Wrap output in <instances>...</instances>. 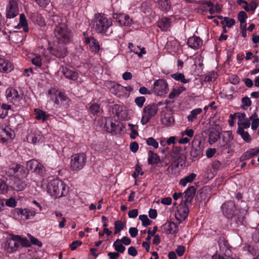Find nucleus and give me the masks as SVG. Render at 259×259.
<instances>
[{
	"label": "nucleus",
	"instance_id": "nucleus-1",
	"mask_svg": "<svg viewBox=\"0 0 259 259\" xmlns=\"http://www.w3.org/2000/svg\"><path fill=\"white\" fill-rule=\"evenodd\" d=\"M47 190V192L52 197L58 198L66 196L69 188L62 181L54 179L48 183Z\"/></svg>",
	"mask_w": 259,
	"mask_h": 259
},
{
	"label": "nucleus",
	"instance_id": "nucleus-2",
	"mask_svg": "<svg viewBox=\"0 0 259 259\" xmlns=\"http://www.w3.org/2000/svg\"><path fill=\"white\" fill-rule=\"evenodd\" d=\"M222 211L224 215L227 218H236L235 221L238 224L243 223L244 220V213H241L240 211L236 209L235 204L233 201H229L225 202L222 205Z\"/></svg>",
	"mask_w": 259,
	"mask_h": 259
},
{
	"label": "nucleus",
	"instance_id": "nucleus-3",
	"mask_svg": "<svg viewBox=\"0 0 259 259\" xmlns=\"http://www.w3.org/2000/svg\"><path fill=\"white\" fill-rule=\"evenodd\" d=\"M54 34L59 44L66 45L72 41V33L64 23H59L55 28Z\"/></svg>",
	"mask_w": 259,
	"mask_h": 259
},
{
	"label": "nucleus",
	"instance_id": "nucleus-4",
	"mask_svg": "<svg viewBox=\"0 0 259 259\" xmlns=\"http://www.w3.org/2000/svg\"><path fill=\"white\" fill-rule=\"evenodd\" d=\"M105 84L110 91L118 97L126 96L133 90V88L131 86L125 87L111 81H106Z\"/></svg>",
	"mask_w": 259,
	"mask_h": 259
},
{
	"label": "nucleus",
	"instance_id": "nucleus-5",
	"mask_svg": "<svg viewBox=\"0 0 259 259\" xmlns=\"http://www.w3.org/2000/svg\"><path fill=\"white\" fill-rule=\"evenodd\" d=\"M170 156L176 159L167 167L165 171V174L170 177L177 176L178 172V168L180 164L182 165L184 163V156L180 155L179 152L172 151Z\"/></svg>",
	"mask_w": 259,
	"mask_h": 259
},
{
	"label": "nucleus",
	"instance_id": "nucleus-6",
	"mask_svg": "<svg viewBox=\"0 0 259 259\" xmlns=\"http://www.w3.org/2000/svg\"><path fill=\"white\" fill-rule=\"evenodd\" d=\"M87 162V157L84 153H78L73 154L71 157L70 166L74 171L81 170Z\"/></svg>",
	"mask_w": 259,
	"mask_h": 259
},
{
	"label": "nucleus",
	"instance_id": "nucleus-7",
	"mask_svg": "<svg viewBox=\"0 0 259 259\" xmlns=\"http://www.w3.org/2000/svg\"><path fill=\"white\" fill-rule=\"evenodd\" d=\"M219 244L220 250L212 255V259H235L230 256L231 250L227 242L224 240L220 241Z\"/></svg>",
	"mask_w": 259,
	"mask_h": 259
},
{
	"label": "nucleus",
	"instance_id": "nucleus-8",
	"mask_svg": "<svg viewBox=\"0 0 259 259\" xmlns=\"http://www.w3.org/2000/svg\"><path fill=\"white\" fill-rule=\"evenodd\" d=\"M158 111V106L155 104H150L145 106L142 112L141 122L143 125L147 123L154 116Z\"/></svg>",
	"mask_w": 259,
	"mask_h": 259
},
{
	"label": "nucleus",
	"instance_id": "nucleus-9",
	"mask_svg": "<svg viewBox=\"0 0 259 259\" xmlns=\"http://www.w3.org/2000/svg\"><path fill=\"white\" fill-rule=\"evenodd\" d=\"M48 96L50 99L57 106L61 105L67 99L66 95L56 88H52L48 91Z\"/></svg>",
	"mask_w": 259,
	"mask_h": 259
},
{
	"label": "nucleus",
	"instance_id": "nucleus-10",
	"mask_svg": "<svg viewBox=\"0 0 259 259\" xmlns=\"http://www.w3.org/2000/svg\"><path fill=\"white\" fill-rule=\"evenodd\" d=\"M112 25V21L103 15H99L95 22L96 30L100 33H105Z\"/></svg>",
	"mask_w": 259,
	"mask_h": 259
},
{
	"label": "nucleus",
	"instance_id": "nucleus-11",
	"mask_svg": "<svg viewBox=\"0 0 259 259\" xmlns=\"http://www.w3.org/2000/svg\"><path fill=\"white\" fill-rule=\"evenodd\" d=\"M168 91V85L165 80L157 79L152 85V92L157 96H163L166 94Z\"/></svg>",
	"mask_w": 259,
	"mask_h": 259
},
{
	"label": "nucleus",
	"instance_id": "nucleus-12",
	"mask_svg": "<svg viewBox=\"0 0 259 259\" xmlns=\"http://www.w3.org/2000/svg\"><path fill=\"white\" fill-rule=\"evenodd\" d=\"M32 208H16L14 211V215L19 219L25 220L30 219L36 213V211Z\"/></svg>",
	"mask_w": 259,
	"mask_h": 259
},
{
	"label": "nucleus",
	"instance_id": "nucleus-13",
	"mask_svg": "<svg viewBox=\"0 0 259 259\" xmlns=\"http://www.w3.org/2000/svg\"><path fill=\"white\" fill-rule=\"evenodd\" d=\"M6 97L8 101L12 103L16 106H19L21 104L22 95L19 94L15 89L9 88L6 91Z\"/></svg>",
	"mask_w": 259,
	"mask_h": 259
},
{
	"label": "nucleus",
	"instance_id": "nucleus-14",
	"mask_svg": "<svg viewBox=\"0 0 259 259\" xmlns=\"http://www.w3.org/2000/svg\"><path fill=\"white\" fill-rule=\"evenodd\" d=\"M26 166L27 170L40 175H42L45 171V168L42 164L35 159L27 161Z\"/></svg>",
	"mask_w": 259,
	"mask_h": 259
},
{
	"label": "nucleus",
	"instance_id": "nucleus-15",
	"mask_svg": "<svg viewBox=\"0 0 259 259\" xmlns=\"http://www.w3.org/2000/svg\"><path fill=\"white\" fill-rule=\"evenodd\" d=\"M14 137V131L6 124H0V137L3 142H6L9 140H12Z\"/></svg>",
	"mask_w": 259,
	"mask_h": 259
},
{
	"label": "nucleus",
	"instance_id": "nucleus-16",
	"mask_svg": "<svg viewBox=\"0 0 259 259\" xmlns=\"http://www.w3.org/2000/svg\"><path fill=\"white\" fill-rule=\"evenodd\" d=\"M14 236L12 235L11 238H7L2 244V247L7 252H15L19 246V243L16 242V240L14 239Z\"/></svg>",
	"mask_w": 259,
	"mask_h": 259
},
{
	"label": "nucleus",
	"instance_id": "nucleus-17",
	"mask_svg": "<svg viewBox=\"0 0 259 259\" xmlns=\"http://www.w3.org/2000/svg\"><path fill=\"white\" fill-rule=\"evenodd\" d=\"M189 209L186 206V203H181L177 207L175 212L176 219L180 222L184 221L188 217Z\"/></svg>",
	"mask_w": 259,
	"mask_h": 259
},
{
	"label": "nucleus",
	"instance_id": "nucleus-18",
	"mask_svg": "<svg viewBox=\"0 0 259 259\" xmlns=\"http://www.w3.org/2000/svg\"><path fill=\"white\" fill-rule=\"evenodd\" d=\"M18 14V7L17 3L11 0L7 6L6 15L7 18L11 19Z\"/></svg>",
	"mask_w": 259,
	"mask_h": 259
},
{
	"label": "nucleus",
	"instance_id": "nucleus-19",
	"mask_svg": "<svg viewBox=\"0 0 259 259\" xmlns=\"http://www.w3.org/2000/svg\"><path fill=\"white\" fill-rule=\"evenodd\" d=\"M161 230L162 233L175 234L178 233L179 227L175 223L167 222L161 227Z\"/></svg>",
	"mask_w": 259,
	"mask_h": 259
},
{
	"label": "nucleus",
	"instance_id": "nucleus-20",
	"mask_svg": "<svg viewBox=\"0 0 259 259\" xmlns=\"http://www.w3.org/2000/svg\"><path fill=\"white\" fill-rule=\"evenodd\" d=\"M27 140L33 144L42 143L44 141L41 132L36 129L31 130L27 137Z\"/></svg>",
	"mask_w": 259,
	"mask_h": 259
},
{
	"label": "nucleus",
	"instance_id": "nucleus-21",
	"mask_svg": "<svg viewBox=\"0 0 259 259\" xmlns=\"http://www.w3.org/2000/svg\"><path fill=\"white\" fill-rule=\"evenodd\" d=\"M113 17L115 19L120 25L128 26L133 23V20L128 15L123 14L115 13Z\"/></svg>",
	"mask_w": 259,
	"mask_h": 259
},
{
	"label": "nucleus",
	"instance_id": "nucleus-22",
	"mask_svg": "<svg viewBox=\"0 0 259 259\" xmlns=\"http://www.w3.org/2000/svg\"><path fill=\"white\" fill-rule=\"evenodd\" d=\"M237 118L238 119V128H248L250 125L249 119L246 118V114L244 112H237Z\"/></svg>",
	"mask_w": 259,
	"mask_h": 259
},
{
	"label": "nucleus",
	"instance_id": "nucleus-23",
	"mask_svg": "<svg viewBox=\"0 0 259 259\" xmlns=\"http://www.w3.org/2000/svg\"><path fill=\"white\" fill-rule=\"evenodd\" d=\"M194 133L193 130L188 128L185 131L180 132V136L181 137V138L179 139V143L185 144L189 143L190 141V138L193 136Z\"/></svg>",
	"mask_w": 259,
	"mask_h": 259
},
{
	"label": "nucleus",
	"instance_id": "nucleus-24",
	"mask_svg": "<svg viewBox=\"0 0 259 259\" xmlns=\"http://www.w3.org/2000/svg\"><path fill=\"white\" fill-rule=\"evenodd\" d=\"M85 43L88 45L90 50L94 53H97L100 50V46L97 40L93 37H85Z\"/></svg>",
	"mask_w": 259,
	"mask_h": 259
},
{
	"label": "nucleus",
	"instance_id": "nucleus-25",
	"mask_svg": "<svg viewBox=\"0 0 259 259\" xmlns=\"http://www.w3.org/2000/svg\"><path fill=\"white\" fill-rule=\"evenodd\" d=\"M10 169L13 170L14 174H16L17 176L22 177H25L27 175L24 167L17 163H13L10 165Z\"/></svg>",
	"mask_w": 259,
	"mask_h": 259
},
{
	"label": "nucleus",
	"instance_id": "nucleus-26",
	"mask_svg": "<svg viewBox=\"0 0 259 259\" xmlns=\"http://www.w3.org/2000/svg\"><path fill=\"white\" fill-rule=\"evenodd\" d=\"M62 72L65 77L68 79L77 81L78 78V73L76 71L68 67L63 68Z\"/></svg>",
	"mask_w": 259,
	"mask_h": 259
},
{
	"label": "nucleus",
	"instance_id": "nucleus-27",
	"mask_svg": "<svg viewBox=\"0 0 259 259\" xmlns=\"http://www.w3.org/2000/svg\"><path fill=\"white\" fill-rule=\"evenodd\" d=\"M187 44L189 47L193 49H198L201 47L202 41L199 37L194 36L188 38Z\"/></svg>",
	"mask_w": 259,
	"mask_h": 259
},
{
	"label": "nucleus",
	"instance_id": "nucleus-28",
	"mask_svg": "<svg viewBox=\"0 0 259 259\" xmlns=\"http://www.w3.org/2000/svg\"><path fill=\"white\" fill-rule=\"evenodd\" d=\"M14 68L13 64L8 60L0 58V71L3 72H9Z\"/></svg>",
	"mask_w": 259,
	"mask_h": 259
},
{
	"label": "nucleus",
	"instance_id": "nucleus-29",
	"mask_svg": "<svg viewBox=\"0 0 259 259\" xmlns=\"http://www.w3.org/2000/svg\"><path fill=\"white\" fill-rule=\"evenodd\" d=\"M259 153V147L251 148L246 151L241 157V160L249 159Z\"/></svg>",
	"mask_w": 259,
	"mask_h": 259
},
{
	"label": "nucleus",
	"instance_id": "nucleus-30",
	"mask_svg": "<svg viewBox=\"0 0 259 259\" xmlns=\"http://www.w3.org/2000/svg\"><path fill=\"white\" fill-rule=\"evenodd\" d=\"M154 2L161 11L167 12L171 8V4L168 0H154Z\"/></svg>",
	"mask_w": 259,
	"mask_h": 259
},
{
	"label": "nucleus",
	"instance_id": "nucleus-31",
	"mask_svg": "<svg viewBox=\"0 0 259 259\" xmlns=\"http://www.w3.org/2000/svg\"><path fill=\"white\" fill-rule=\"evenodd\" d=\"M233 135L231 131L224 132L223 135V140L224 143L222 145L224 149L227 148L229 144L233 140Z\"/></svg>",
	"mask_w": 259,
	"mask_h": 259
},
{
	"label": "nucleus",
	"instance_id": "nucleus-32",
	"mask_svg": "<svg viewBox=\"0 0 259 259\" xmlns=\"http://www.w3.org/2000/svg\"><path fill=\"white\" fill-rule=\"evenodd\" d=\"M34 114L36 119L41 120L43 122L47 120L49 117V115L47 114L45 111L39 109H34Z\"/></svg>",
	"mask_w": 259,
	"mask_h": 259
},
{
	"label": "nucleus",
	"instance_id": "nucleus-33",
	"mask_svg": "<svg viewBox=\"0 0 259 259\" xmlns=\"http://www.w3.org/2000/svg\"><path fill=\"white\" fill-rule=\"evenodd\" d=\"M16 28L18 29L22 28L23 30L25 32H27L28 31V23L24 14H20L19 23L18 24Z\"/></svg>",
	"mask_w": 259,
	"mask_h": 259
},
{
	"label": "nucleus",
	"instance_id": "nucleus-34",
	"mask_svg": "<svg viewBox=\"0 0 259 259\" xmlns=\"http://www.w3.org/2000/svg\"><path fill=\"white\" fill-rule=\"evenodd\" d=\"M196 174L191 173L187 176L184 177L180 180L179 184L183 187H185L188 183H192L196 178Z\"/></svg>",
	"mask_w": 259,
	"mask_h": 259
},
{
	"label": "nucleus",
	"instance_id": "nucleus-35",
	"mask_svg": "<svg viewBox=\"0 0 259 259\" xmlns=\"http://www.w3.org/2000/svg\"><path fill=\"white\" fill-rule=\"evenodd\" d=\"M158 27L163 31L167 30L170 26V19L166 17L162 18L158 23Z\"/></svg>",
	"mask_w": 259,
	"mask_h": 259
},
{
	"label": "nucleus",
	"instance_id": "nucleus-36",
	"mask_svg": "<svg viewBox=\"0 0 259 259\" xmlns=\"http://www.w3.org/2000/svg\"><path fill=\"white\" fill-rule=\"evenodd\" d=\"M148 162L150 164H158L160 162V158L157 154L152 151L148 152Z\"/></svg>",
	"mask_w": 259,
	"mask_h": 259
},
{
	"label": "nucleus",
	"instance_id": "nucleus-37",
	"mask_svg": "<svg viewBox=\"0 0 259 259\" xmlns=\"http://www.w3.org/2000/svg\"><path fill=\"white\" fill-rule=\"evenodd\" d=\"M195 188L194 186L189 187L185 192V202L191 201L195 193Z\"/></svg>",
	"mask_w": 259,
	"mask_h": 259
},
{
	"label": "nucleus",
	"instance_id": "nucleus-38",
	"mask_svg": "<svg viewBox=\"0 0 259 259\" xmlns=\"http://www.w3.org/2000/svg\"><path fill=\"white\" fill-rule=\"evenodd\" d=\"M202 111L201 108H198L192 110L190 114L188 116L187 119L188 121L192 122L195 120H196L197 118V116L199 114H200Z\"/></svg>",
	"mask_w": 259,
	"mask_h": 259
},
{
	"label": "nucleus",
	"instance_id": "nucleus-39",
	"mask_svg": "<svg viewBox=\"0 0 259 259\" xmlns=\"http://www.w3.org/2000/svg\"><path fill=\"white\" fill-rule=\"evenodd\" d=\"M186 90L184 87L181 86L177 89H173L168 95V98L173 99L179 96L183 92Z\"/></svg>",
	"mask_w": 259,
	"mask_h": 259
},
{
	"label": "nucleus",
	"instance_id": "nucleus-40",
	"mask_svg": "<svg viewBox=\"0 0 259 259\" xmlns=\"http://www.w3.org/2000/svg\"><path fill=\"white\" fill-rule=\"evenodd\" d=\"M257 4L255 1L251 0L249 2L246 1V4L243 5V8L247 12L254 11L257 8Z\"/></svg>",
	"mask_w": 259,
	"mask_h": 259
},
{
	"label": "nucleus",
	"instance_id": "nucleus-41",
	"mask_svg": "<svg viewBox=\"0 0 259 259\" xmlns=\"http://www.w3.org/2000/svg\"><path fill=\"white\" fill-rule=\"evenodd\" d=\"M220 138V133L217 130L211 131L209 135V143L211 145L214 144Z\"/></svg>",
	"mask_w": 259,
	"mask_h": 259
},
{
	"label": "nucleus",
	"instance_id": "nucleus-42",
	"mask_svg": "<svg viewBox=\"0 0 259 259\" xmlns=\"http://www.w3.org/2000/svg\"><path fill=\"white\" fill-rule=\"evenodd\" d=\"M32 63L36 67H40L42 64V59L39 55L33 54L30 57Z\"/></svg>",
	"mask_w": 259,
	"mask_h": 259
},
{
	"label": "nucleus",
	"instance_id": "nucleus-43",
	"mask_svg": "<svg viewBox=\"0 0 259 259\" xmlns=\"http://www.w3.org/2000/svg\"><path fill=\"white\" fill-rule=\"evenodd\" d=\"M26 186L25 182L19 179H16L14 182V187L16 191L23 190Z\"/></svg>",
	"mask_w": 259,
	"mask_h": 259
},
{
	"label": "nucleus",
	"instance_id": "nucleus-44",
	"mask_svg": "<svg viewBox=\"0 0 259 259\" xmlns=\"http://www.w3.org/2000/svg\"><path fill=\"white\" fill-rule=\"evenodd\" d=\"M113 246L114 249L119 253H123L125 249V248L123 245L121 240L119 239L114 242Z\"/></svg>",
	"mask_w": 259,
	"mask_h": 259
},
{
	"label": "nucleus",
	"instance_id": "nucleus-45",
	"mask_svg": "<svg viewBox=\"0 0 259 259\" xmlns=\"http://www.w3.org/2000/svg\"><path fill=\"white\" fill-rule=\"evenodd\" d=\"M245 128H238L237 133L239 134L241 138L246 142H250L251 141V138L249 134L244 131Z\"/></svg>",
	"mask_w": 259,
	"mask_h": 259
},
{
	"label": "nucleus",
	"instance_id": "nucleus-46",
	"mask_svg": "<svg viewBox=\"0 0 259 259\" xmlns=\"http://www.w3.org/2000/svg\"><path fill=\"white\" fill-rule=\"evenodd\" d=\"M171 76L174 79L178 81H180L183 83H188V82H189L190 80L189 79H186L185 77V75L181 73H176L172 74L171 75Z\"/></svg>",
	"mask_w": 259,
	"mask_h": 259
},
{
	"label": "nucleus",
	"instance_id": "nucleus-47",
	"mask_svg": "<svg viewBox=\"0 0 259 259\" xmlns=\"http://www.w3.org/2000/svg\"><path fill=\"white\" fill-rule=\"evenodd\" d=\"M249 121H251V128L255 130L259 126V118L257 116L254 114L249 117Z\"/></svg>",
	"mask_w": 259,
	"mask_h": 259
},
{
	"label": "nucleus",
	"instance_id": "nucleus-48",
	"mask_svg": "<svg viewBox=\"0 0 259 259\" xmlns=\"http://www.w3.org/2000/svg\"><path fill=\"white\" fill-rule=\"evenodd\" d=\"M132 52L137 54L139 58L142 57L143 55L146 54L145 48L138 46L135 47L134 49H132Z\"/></svg>",
	"mask_w": 259,
	"mask_h": 259
},
{
	"label": "nucleus",
	"instance_id": "nucleus-49",
	"mask_svg": "<svg viewBox=\"0 0 259 259\" xmlns=\"http://www.w3.org/2000/svg\"><path fill=\"white\" fill-rule=\"evenodd\" d=\"M247 18V14L244 11H242L239 13L238 15V19L240 22L241 27L246 24L245 22Z\"/></svg>",
	"mask_w": 259,
	"mask_h": 259
},
{
	"label": "nucleus",
	"instance_id": "nucleus-50",
	"mask_svg": "<svg viewBox=\"0 0 259 259\" xmlns=\"http://www.w3.org/2000/svg\"><path fill=\"white\" fill-rule=\"evenodd\" d=\"M100 106L96 103H91L90 111L94 115H98L100 112Z\"/></svg>",
	"mask_w": 259,
	"mask_h": 259
},
{
	"label": "nucleus",
	"instance_id": "nucleus-51",
	"mask_svg": "<svg viewBox=\"0 0 259 259\" xmlns=\"http://www.w3.org/2000/svg\"><path fill=\"white\" fill-rule=\"evenodd\" d=\"M146 144L151 147H152L154 149H157L159 147V144L153 137H150L146 139Z\"/></svg>",
	"mask_w": 259,
	"mask_h": 259
},
{
	"label": "nucleus",
	"instance_id": "nucleus-52",
	"mask_svg": "<svg viewBox=\"0 0 259 259\" xmlns=\"http://www.w3.org/2000/svg\"><path fill=\"white\" fill-rule=\"evenodd\" d=\"M128 126L130 127V130L131 131L130 137L132 139H135L138 136V133L136 129V127H138V126L132 123H128Z\"/></svg>",
	"mask_w": 259,
	"mask_h": 259
},
{
	"label": "nucleus",
	"instance_id": "nucleus-53",
	"mask_svg": "<svg viewBox=\"0 0 259 259\" xmlns=\"http://www.w3.org/2000/svg\"><path fill=\"white\" fill-rule=\"evenodd\" d=\"M124 227V225L121 221H116L114 223L115 232L114 234H116L120 232Z\"/></svg>",
	"mask_w": 259,
	"mask_h": 259
},
{
	"label": "nucleus",
	"instance_id": "nucleus-54",
	"mask_svg": "<svg viewBox=\"0 0 259 259\" xmlns=\"http://www.w3.org/2000/svg\"><path fill=\"white\" fill-rule=\"evenodd\" d=\"M235 20L233 19L228 17H224L221 23L223 25H226L228 27H231L235 24Z\"/></svg>",
	"mask_w": 259,
	"mask_h": 259
},
{
	"label": "nucleus",
	"instance_id": "nucleus-55",
	"mask_svg": "<svg viewBox=\"0 0 259 259\" xmlns=\"http://www.w3.org/2000/svg\"><path fill=\"white\" fill-rule=\"evenodd\" d=\"M8 186L4 179H0V194H5L8 191Z\"/></svg>",
	"mask_w": 259,
	"mask_h": 259
},
{
	"label": "nucleus",
	"instance_id": "nucleus-56",
	"mask_svg": "<svg viewBox=\"0 0 259 259\" xmlns=\"http://www.w3.org/2000/svg\"><path fill=\"white\" fill-rule=\"evenodd\" d=\"M139 219L142 221V225L144 227L150 225L152 223V221L148 219L146 215H140L139 216Z\"/></svg>",
	"mask_w": 259,
	"mask_h": 259
},
{
	"label": "nucleus",
	"instance_id": "nucleus-57",
	"mask_svg": "<svg viewBox=\"0 0 259 259\" xmlns=\"http://www.w3.org/2000/svg\"><path fill=\"white\" fill-rule=\"evenodd\" d=\"M146 101V98L144 96H140L135 98V103L139 107L142 108Z\"/></svg>",
	"mask_w": 259,
	"mask_h": 259
},
{
	"label": "nucleus",
	"instance_id": "nucleus-58",
	"mask_svg": "<svg viewBox=\"0 0 259 259\" xmlns=\"http://www.w3.org/2000/svg\"><path fill=\"white\" fill-rule=\"evenodd\" d=\"M5 203L7 206L10 207H15L17 205V201L13 197H11L9 199H5Z\"/></svg>",
	"mask_w": 259,
	"mask_h": 259
},
{
	"label": "nucleus",
	"instance_id": "nucleus-59",
	"mask_svg": "<svg viewBox=\"0 0 259 259\" xmlns=\"http://www.w3.org/2000/svg\"><path fill=\"white\" fill-rule=\"evenodd\" d=\"M28 236L32 243V244L34 245H36L38 246V247H41L42 245V243L39 241L37 238H35L33 236H32L30 234H28Z\"/></svg>",
	"mask_w": 259,
	"mask_h": 259
},
{
	"label": "nucleus",
	"instance_id": "nucleus-60",
	"mask_svg": "<svg viewBox=\"0 0 259 259\" xmlns=\"http://www.w3.org/2000/svg\"><path fill=\"white\" fill-rule=\"evenodd\" d=\"M14 239L16 240V241L20 243L23 246L28 245V240L26 238H22L20 236L15 235L14 236Z\"/></svg>",
	"mask_w": 259,
	"mask_h": 259
},
{
	"label": "nucleus",
	"instance_id": "nucleus-61",
	"mask_svg": "<svg viewBox=\"0 0 259 259\" xmlns=\"http://www.w3.org/2000/svg\"><path fill=\"white\" fill-rule=\"evenodd\" d=\"M144 172L142 171V168L141 166L137 164L135 167V171L133 175V177L135 178L138 177L139 175H143Z\"/></svg>",
	"mask_w": 259,
	"mask_h": 259
},
{
	"label": "nucleus",
	"instance_id": "nucleus-62",
	"mask_svg": "<svg viewBox=\"0 0 259 259\" xmlns=\"http://www.w3.org/2000/svg\"><path fill=\"white\" fill-rule=\"evenodd\" d=\"M35 2L40 7L45 8L49 5V0H34Z\"/></svg>",
	"mask_w": 259,
	"mask_h": 259
},
{
	"label": "nucleus",
	"instance_id": "nucleus-63",
	"mask_svg": "<svg viewBox=\"0 0 259 259\" xmlns=\"http://www.w3.org/2000/svg\"><path fill=\"white\" fill-rule=\"evenodd\" d=\"M130 148L132 152L136 153L139 149V145L136 142H133L130 144Z\"/></svg>",
	"mask_w": 259,
	"mask_h": 259
},
{
	"label": "nucleus",
	"instance_id": "nucleus-64",
	"mask_svg": "<svg viewBox=\"0 0 259 259\" xmlns=\"http://www.w3.org/2000/svg\"><path fill=\"white\" fill-rule=\"evenodd\" d=\"M217 150L215 148H208L206 151V155L207 158H211L216 153Z\"/></svg>",
	"mask_w": 259,
	"mask_h": 259
}]
</instances>
